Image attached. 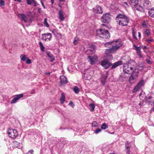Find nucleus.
Returning a JSON list of instances; mask_svg holds the SVG:
<instances>
[{"label":"nucleus","instance_id":"nucleus-1","mask_svg":"<svg viewBox=\"0 0 154 154\" xmlns=\"http://www.w3.org/2000/svg\"><path fill=\"white\" fill-rule=\"evenodd\" d=\"M121 63V61H117L113 63L109 60L104 59L103 60L101 61L100 64L105 69H107L111 67L109 69V70H111L116 69L119 66Z\"/></svg>","mask_w":154,"mask_h":154},{"label":"nucleus","instance_id":"nucleus-2","mask_svg":"<svg viewBox=\"0 0 154 154\" xmlns=\"http://www.w3.org/2000/svg\"><path fill=\"white\" fill-rule=\"evenodd\" d=\"M97 36L104 39H108L110 37V34L108 30L102 28H100L96 30Z\"/></svg>","mask_w":154,"mask_h":154},{"label":"nucleus","instance_id":"nucleus-3","mask_svg":"<svg viewBox=\"0 0 154 154\" xmlns=\"http://www.w3.org/2000/svg\"><path fill=\"white\" fill-rule=\"evenodd\" d=\"M129 59H130V57L128 55H125L121 57V60H122V61L120 60L118 61H121V63L119 66L123 64V72L124 73H128V72H129V70L128 69H127V68H125L126 66H128V63L129 62Z\"/></svg>","mask_w":154,"mask_h":154},{"label":"nucleus","instance_id":"nucleus-4","mask_svg":"<svg viewBox=\"0 0 154 154\" xmlns=\"http://www.w3.org/2000/svg\"><path fill=\"white\" fill-rule=\"evenodd\" d=\"M146 81L143 78L141 77L138 82L134 86L132 91L133 93H134L138 91L142 86H144Z\"/></svg>","mask_w":154,"mask_h":154},{"label":"nucleus","instance_id":"nucleus-5","mask_svg":"<svg viewBox=\"0 0 154 154\" xmlns=\"http://www.w3.org/2000/svg\"><path fill=\"white\" fill-rule=\"evenodd\" d=\"M111 15L109 12L103 14L100 18L101 22L103 23H109L111 20Z\"/></svg>","mask_w":154,"mask_h":154},{"label":"nucleus","instance_id":"nucleus-6","mask_svg":"<svg viewBox=\"0 0 154 154\" xmlns=\"http://www.w3.org/2000/svg\"><path fill=\"white\" fill-rule=\"evenodd\" d=\"M7 133L9 137L12 139H15L19 135L18 132L17 130L12 128H8Z\"/></svg>","mask_w":154,"mask_h":154},{"label":"nucleus","instance_id":"nucleus-7","mask_svg":"<svg viewBox=\"0 0 154 154\" xmlns=\"http://www.w3.org/2000/svg\"><path fill=\"white\" fill-rule=\"evenodd\" d=\"M27 14L26 15L23 13H19L18 14V17L20 19V20L23 21L25 23H27L28 22V20L27 17H30L33 15L32 14L31 12L29 11L27 13Z\"/></svg>","mask_w":154,"mask_h":154},{"label":"nucleus","instance_id":"nucleus-8","mask_svg":"<svg viewBox=\"0 0 154 154\" xmlns=\"http://www.w3.org/2000/svg\"><path fill=\"white\" fill-rule=\"evenodd\" d=\"M87 59L88 62L90 63L91 65H95L96 62L98 61V57L96 55L94 56L88 55V56Z\"/></svg>","mask_w":154,"mask_h":154},{"label":"nucleus","instance_id":"nucleus-9","mask_svg":"<svg viewBox=\"0 0 154 154\" xmlns=\"http://www.w3.org/2000/svg\"><path fill=\"white\" fill-rule=\"evenodd\" d=\"M109 74L108 71H107L106 72V74H101L102 77L101 78V82L103 85H105L108 77Z\"/></svg>","mask_w":154,"mask_h":154},{"label":"nucleus","instance_id":"nucleus-10","mask_svg":"<svg viewBox=\"0 0 154 154\" xmlns=\"http://www.w3.org/2000/svg\"><path fill=\"white\" fill-rule=\"evenodd\" d=\"M60 85L61 86L64 84H66L68 83V81L66 77L64 75H61L60 77Z\"/></svg>","mask_w":154,"mask_h":154},{"label":"nucleus","instance_id":"nucleus-11","mask_svg":"<svg viewBox=\"0 0 154 154\" xmlns=\"http://www.w3.org/2000/svg\"><path fill=\"white\" fill-rule=\"evenodd\" d=\"M133 47L135 50L136 51L137 55L139 56L140 58H143L142 55L141 53V48L140 46H137L136 45L134 44L133 45Z\"/></svg>","mask_w":154,"mask_h":154},{"label":"nucleus","instance_id":"nucleus-12","mask_svg":"<svg viewBox=\"0 0 154 154\" xmlns=\"http://www.w3.org/2000/svg\"><path fill=\"white\" fill-rule=\"evenodd\" d=\"M23 96L24 95L23 93L16 95L15 97L11 101V103L13 104L16 103L20 98H23Z\"/></svg>","mask_w":154,"mask_h":154},{"label":"nucleus","instance_id":"nucleus-13","mask_svg":"<svg viewBox=\"0 0 154 154\" xmlns=\"http://www.w3.org/2000/svg\"><path fill=\"white\" fill-rule=\"evenodd\" d=\"M93 11L96 14H102L103 13L102 8L98 5H97L93 8Z\"/></svg>","mask_w":154,"mask_h":154},{"label":"nucleus","instance_id":"nucleus-14","mask_svg":"<svg viewBox=\"0 0 154 154\" xmlns=\"http://www.w3.org/2000/svg\"><path fill=\"white\" fill-rule=\"evenodd\" d=\"M136 78L134 75H131L128 79V82L131 85L135 83L137 81Z\"/></svg>","mask_w":154,"mask_h":154},{"label":"nucleus","instance_id":"nucleus-15","mask_svg":"<svg viewBox=\"0 0 154 154\" xmlns=\"http://www.w3.org/2000/svg\"><path fill=\"white\" fill-rule=\"evenodd\" d=\"M127 16L125 14H122L119 13L118 14L116 17L115 19L116 20H118L119 19H121L122 20H125Z\"/></svg>","mask_w":154,"mask_h":154},{"label":"nucleus","instance_id":"nucleus-16","mask_svg":"<svg viewBox=\"0 0 154 154\" xmlns=\"http://www.w3.org/2000/svg\"><path fill=\"white\" fill-rule=\"evenodd\" d=\"M125 21H126V24H124L122 22V20H120L119 21L118 24L119 25H121L122 26H128V24L129 22V18L127 16L126 18L125 19Z\"/></svg>","mask_w":154,"mask_h":154},{"label":"nucleus","instance_id":"nucleus-17","mask_svg":"<svg viewBox=\"0 0 154 154\" xmlns=\"http://www.w3.org/2000/svg\"><path fill=\"white\" fill-rule=\"evenodd\" d=\"M46 53L47 54V56L49 58L51 59L50 61L53 62L55 60V58L53 55L51 53V52L49 51H46Z\"/></svg>","mask_w":154,"mask_h":154},{"label":"nucleus","instance_id":"nucleus-18","mask_svg":"<svg viewBox=\"0 0 154 154\" xmlns=\"http://www.w3.org/2000/svg\"><path fill=\"white\" fill-rule=\"evenodd\" d=\"M59 18L61 21H63L65 19L64 15L63 14V12L61 10H60L58 12Z\"/></svg>","mask_w":154,"mask_h":154},{"label":"nucleus","instance_id":"nucleus-19","mask_svg":"<svg viewBox=\"0 0 154 154\" xmlns=\"http://www.w3.org/2000/svg\"><path fill=\"white\" fill-rule=\"evenodd\" d=\"M129 62L127 63L128 66H126V67H127L128 68L129 67V65H132L134 66V65L133 64V63H135L136 65H137V64L136 62L133 60L131 59V57H130V59L129 60Z\"/></svg>","mask_w":154,"mask_h":154},{"label":"nucleus","instance_id":"nucleus-20","mask_svg":"<svg viewBox=\"0 0 154 154\" xmlns=\"http://www.w3.org/2000/svg\"><path fill=\"white\" fill-rule=\"evenodd\" d=\"M13 143L15 145V146L18 148L20 149L22 148V146L21 143L20 142H18L16 140H14L13 141Z\"/></svg>","mask_w":154,"mask_h":154},{"label":"nucleus","instance_id":"nucleus-21","mask_svg":"<svg viewBox=\"0 0 154 154\" xmlns=\"http://www.w3.org/2000/svg\"><path fill=\"white\" fill-rule=\"evenodd\" d=\"M152 98V97L151 95L149 96L148 97H147V96H144V98L143 100H142L141 102L143 103L145 101L146 103H147V101H149V100H150Z\"/></svg>","mask_w":154,"mask_h":154},{"label":"nucleus","instance_id":"nucleus-22","mask_svg":"<svg viewBox=\"0 0 154 154\" xmlns=\"http://www.w3.org/2000/svg\"><path fill=\"white\" fill-rule=\"evenodd\" d=\"M106 56V58L105 59L106 60H109L111 61L113 59V57L112 54L109 53H105Z\"/></svg>","mask_w":154,"mask_h":154},{"label":"nucleus","instance_id":"nucleus-23","mask_svg":"<svg viewBox=\"0 0 154 154\" xmlns=\"http://www.w3.org/2000/svg\"><path fill=\"white\" fill-rule=\"evenodd\" d=\"M39 46L40 48L41 51L42 52H44L45 50V47L43 45L41 41L39 42Z\"/></svg>","mask_w":154,"mask_h":154},{"label":"nucleus","instance_id":"nucleus-24","mask_svg":"<svg viewBox=\"0 0 154 154\" xmlns=\"http://www.w3.org/2000/svg\"><path fill=\"white\" fill-rule=\"evenodd\" d=\"M89 106L90 107L89 109L91 112H93L94 110L95 105L94 103H90Z\"/></svg>","mask_w":154,"mask_h":154},{"label":"nucleus","instance_id":"nucleus-25","mask_svg":"<svg viewBox=\"0 0 154 154\" xmlns=\"http://www.w3.org/2000/svg\"><path fill=\"white\" fill-rule=\"evenodd\" d=\"M147 104L148 105H151L153 106L152 110L154 112V99L152 101H147Z\"/></svg>","mask_w":154,"mask_h":154},{"label":"nucleus","instance_id":"nucleus-26","mask_svg":"<svg viewBox=\"0 0 154 154\" xmlns=\"http://www.w3.org/2000/svg\"><path fill=\"white\" fill-rule=\"evenodd\" d=\"M21 60L23 62L25 61L28 58L26 55L24 54H21L20 56Z\"/></svg>","mask_w":154,"mask_h":154},{"label":"nucleus","instance_id":"nucleus-27","mask_svg":"<svg viewBox=\"0 0 154 154\" xmlns=\"http://www.w3.org/2000/svg\"><path fill=\"white\" fill-rule=\"evenodd\" d=\"M72 90L76 94H78L79 91L80 89L77 86H75L73 88Z\"/></svg>","mask_w":154,"mask_h":154},{"label":"nucleus","instance_id":"nucleus-28","mask_svg":"<svg viewBox=\"0 0 154 154\" xmlns=\"http://www.w3.org/2000/svg\"><path fill=\"white\" fill-rule=\"evenodd\" d=\"M115 44L116 45L114 46L113 45L112 47L113 52L116 51L120 48V46H118L117 45H116V44Z\"/></svg>","mask_w":154,"mask_h":154},{"label":"nucleus","instance_id":"nucleus-29","mask_svg":"<svg viewBox=\"0 0 154 154\" xmlns=\"http://www.w3.org/2000/svg\"><path fill=\"white\" fill-rule=\"evenodd\" d=\"M130 70H131L132 71V72L131 73H129V72H128V73H127V74H129V75H134L135 74V73H136V70H135L131 66H130Z\"/></svg>","mask_w":154,"mask_h":154},{"label":"nucleus","instance_id":"nucleus-30","mask_svg":"<svg viewBox=\"0 0 154 154\" xmlns=\"http://www.w3.org/2000/svg\"><path fill=\"white\" fill-rule=\"evenodd\" d=\"M108 128L107 125L105 122L103 123L101 126V130H105Z\"/></svg>","mask_w":154,"mask_h":154},{"label":"nucleus","instance_id":"nucleus-31","mask_svg":"<svg viewBox=\"0 0 154 154\" xmlns=\"http://www.w3.org/2000/svg\"><path fill=\"white\" fill-rule=\"evenodd\" d=\"M132 35L134 39H135L136 40H137V38L136 36V32L134 30V29L133 28H132Z\"/></svg>","mask_w":154,"mask_h":154},{"label":"nucleus","instance_id":"nucleus-32","mask_svg":"<svg viewBox=\"0 0 154 154\" xmlns=\"http://www.w3.org/2000/svg\"><path fill=\"white\" fill-rule=\"evenodd\" d=\"M43 23L44 24L45 26L47 28H49L50 27L49 25L47 22V18H44Z\"/></svg>","mask_w":154,"mask_h":154},{"label":"nucleus","instance_id":"nucleus-33","mask_svg":"<svg viewBox=\"0 0 154 154\" xmlns=\"http://www.w3.org/2000/svg\"><path fill=\"white\" fill-rule=\"evenodd\" d=\"M34 20H35L34 15H33L29 17V23L31 24Z\"/></svg>","mask_w":154,"mask_h":154},{"label":"nucleus","instance_id":"nucleus-34","mask_svg":"<svg viewBox=\"0 0 154 154\" xmlns=\"http://www.w3.org/2000/svg\"><path fill=\"white\" fill-rule=\"evenodd\" d=\"M146 42H148L149 44H150L151 42H153L154 41V40L151 37H150L148 39H146L145 40Z\"/></svg>","mask_w":154,"mask_h":154},{"label":"nucleus","instance_id":"nucleus-35","mask_svg":"<svg viewBox=\"0 0 154 154\" xmlns=\"http://www.w3.org/2000/svg\"><path fill=\"white\" fill-rule=\"evenodd\" d=\"M112 52H113V51L112 50V47H111L109 49H106L105 53L111 54Z\"/></svg>","mask_w":154,"mask_h":154},{"label":"nucleus","instance_id":"nucleus-36","mask_svg":"<svg viewBox=\"0 0 154 154\" xmlns=\"http://www.w3.org/2000/svg\"><path fill=\"white\" fill-rule=\"evenodd\" d=\"M5 5V1L4 0H0V7H2V8H4L3 6Z\"/></svg>","mask_w":154,"mask_h":154},{"label":"nucleus","instance_id":"nucleus-37","mask_svg":"<svg viewBox=\"0 0 154 154\" xmlns=\"http://www.w3.org/2000/svg\"><path fill=\"white\" fill-rule=\"evenodd\" d=\"M58 31L59 30L58 29H54L52 31H51V32L55 35H56L58 33Z\"/></svg>","mask_w":154,"mask_h":154},{"label":"nucleus","instance_id":"nucleus-38","mask_svg":"<svg viewBox=\"0 0 154 154\" xmlns=\"http://www.w3.org/2000/svg\"><path fill=\"white\" fill-rule=\"evenodd\" d=\"M98 125L97 122L96 121H93L92 123L91 126L92 127H96Z\"/></svg>","mask_w":154,"mask_h":154},{"label":"nucleus","instance_id":"nucleus-39","mask_svg":"<svg viewBox=\"0 0 154 154\" xmlns=\"http://www.w3.org/2000/svg\"><path fill=\"white\" fill-rule=\"evenodd\" d=\"M102 131V130L101 129H100L99 128H97L94 131V133L96 134H98L100 132Z\"/></svg>","mask_w":154,"mask_h":154},{"label":"nucleus","instance_id":"nucleus-40","mask_svg":"<svg viewBox=\"0 0 154 154\" xmlns=\"http://www.w3.org/2000/svg\"><path fill=\"white\" fill-rule=\"evenodd\" d=\"M26 1L27 4L28 5H31L33 4V2L34 0H26Z\"/></svg>","mask_w":154,"mask_h":154},{"label":"nucleus","instance_id":"nucleus-41","mask_svg":"<svg viewBox=\"0 0 154 154\" xmlns=\"http://www.w3.org/2000/svg\"><path fill=\"white\" fill-rule=\"evenodd\" d=\"M78 38H77L75 37L73 41V43L74 45H76L78 44Z\"/></svg>","mask_w":154,"mask_h":154},{"label":"nucleus","instance_id":"nucleus-42","mask_svg":"<svg viewBox=\"0 0 154 154\" xmlns=\"http://www.w3.org/2000/svg\"><path fill=\"white\" fill-rule=\"evenodd\" d=\"M137 66L139 68V70L140 71H142L144 68V66H141L139 64H138V65Z\"/></svg>","mask_w":154,"mask_h":154},{"label":"nucleus","instance_id":"nucleus-43","mask_svg":"<svg viewBox=\"0 0 154 154\" xmlns=\"http://www.w3.org/2000/svg\"><path fill=\"white\" fill-rule=\"evenodd\" d=\"M25 61L26 62V63L28 64H30L32 63L31 60L28 57Z\"/></svg>","mask_w":154,"mask_h":154},{"label":"nucleus","instance_id":"nucleus-44","mask_svg":"<svg viewBox=\"0 0 154 154\" xmlns=\"http://www.w3.org/2000/svg\"><path fill=\"white\" fill-rule=\"evenodd\" d=\"M89 47L92 48L94 50H95L96 49V47L95 45L93 44H91L89 45Z\"/></svg>","mask_w":154,"mask_h":154},{"label":"nucleus","instance_id":"nucleus-45","mask_svg":"<svg viewBox=\"0 0 154 154\" xmlns=\"http://www.w3.org/2000/svg\"><path fill=\"white\" fill-rule=\"evenodd\" d=\"M133 3H134L135 4L134 5L133 8H136L138 5V2L139 1H137L136 2L133 1Z\"/></svg>","mask_w":154,"mask_h":154},{"label":"nucleus","instance_id":"nucleus-46","mask_svg":"<svg viewBox=\"0 0 154 154\" xmlns=\"http://www.w3.org/2000/svg\"><path fill=\"white\" fill-rule=\"evenodd\" d=\"M145 33L147 36H149L150 34V32L148 29H146L145 31Z\"/></svg>","mask_w":154,"mask_h":154},{"label":"nucleus","instance_id":"nucleus-47","mask_svg":"<svg viewBox=\"0 0 154 154\" xmlns=\"http://www.w3.org/2000/svg\"><path fill=\"white\" fill-rule=\"evenodd\" d=\"M68 105L70 106H71L72 108H73L75 106V105L74 104L72 101V100H70L69 101Z\"/></svg>","mask_w":154,"mask_h":154},{"label":"nucleus","instance_id":"nucleus-48","mask_svg":"<svg viewBox=\"0 0 154 154\" xmlns=\"http://www.w3.org/2000/svg\"><path fill=\"white\" fill-rule=\"evenodd\" d=\"M142 25L145 28H147L148 27L146 23V22L145 20H144L142 23Z\"/></svg>","mask_w":154,"mask_h":154},{"label":"nucleus","instance_id":"nucleus-49","mask_svg":"<svg viewBox=\"0 0 154 154\" xmlns=\"http://www.w3.org/2000/svg\"><path fill=\"white\" fill-rule=\"evenodd\" d=\"M112 42H113V43L114 42L118 43L120 42H122V40L121 39L119 38L118 39H116V40H113L112 41Z\"/></svg>","mask_w":154,"mask_h":154},{"label":"nucleus","instance_id":"nucleus-50","mask_svg":"<svg viewBox=\"0 0 154 154\" xmlns=\"http://www.w3.org/2000/svg\"><path fill=\"white\" fill-rule=\"evenodd\" d=\"M131 146L130 145H128V144H125V146L126 149V150L130 149V148H131Z\"/></svg>","mask_w":154,"mask_h":154},{"label":"nucleus","instance_id":"nucleus-51","mask_svg":"<svg viewBox=\"0 0 154 154\" xmlns=\"http://www.w3.org/2000/svg\"><path fill=\"white\" fill-rule=\"evenodd\" d=\"M146 63L149 64H152V61L149 59H146Z\"/></svg>","mask_w":154,"mask_h":154},{"label":"nucleus","instance_id":"nucleus-52","mask_svg":"<svg viewBox=\"0 0 154 154\" xmlns=\"http://www.w3.org/2000/svg\"><path fill=\"white\" fill-rule=\"evenodd\" d=\"M34 151L32 149L29 150L26 154H33Z\"/></svg>","mask_w":154,"mask_h":154},{"label":"nucleus","instance_id":"nucleus-53","mask_svg":"<svg viewBox=\"0 0 154 154\" xmlns=\"http://www.w3.org/2000/svg\"><path fill=\"white\" fill-rule=\"evenodd\" d=\"M33 6L34 7H35L37 5H39V4H38L37 2L35 0H34L33 2Z\"/></svg>","mask_w":154,"mask_h":154},{"label":"nucleus","instance_id":"nucleus-54","mask_svg":"<svg viewBox=\"0 0 154 154\" xmlns=\"http://www.w3.org/2000/svg\"><path fill=\"white\" fill-rule=\"evenodd\" d=\"M60 100L61 103L63 104L65 101V99L60 98Z\"/></svg>","mask_w":154,"mask_h":154},{"label":"nucleus","instance_id":"nucleus-55","mask_svg":"<svg viewBox=\"0 0 154 154\" xmlns=\"http://www.w3.org/2000/svg\"><path fill=\"white\" fill-rule=\"evenodd\" d=\"M52 35V34L50 33H44L43 34H42V36H48L49 35Z\"/></svg>","mask_w":154,"mask_h":154},{"label":"nucleus","instance_id":"nucleus-56","mask_svg":"<svg viewBox=\"0 0 154 154\" xmlns=\"http://www.w3.org/2000/svg\"><path fill=\"white\" fill-rule=\"evenodd\" d=\"M136 10H137L139 11L140 12H142L143 13L145 12V9H143L142 10H141L140 9H139V8H136Z\"/></svg>","mask_w":154,"mask_h":154},{"label":"nucleus","instance_id":"nucleus-57","mask_svg":"<svg viewBox=\"0 0 154 154\" xmlns=\"http://www.w3.org/2000/svg\"><path fill=\"white\" fill-rule=\"evenodd\" d=\"M148 12L149 15L151 17V15L154 13V11H152L150 10L148 11Z\"/></svg>","mask_w":154,"mask_h":154},{"label":"nucleus","instance_id":"nucleus-58","mask_svg":"<svg viewBox=\"0 0 154 154\" xmlns=\"http://www.w3.org/2000/svg\"><path fill=\"white\" fill-rule=\"evenodd\" d=\"M65 96L64 93L63 92L61 94V97L60 98L65 99Z\"/></svg>","mask_w":154,"mask_h":154},{"label":"nucleus","instance_id":"nucleus-59","mask_svg":"<svg viewBox=\"0 0 154 154\" xmlns=\"http://www.w3.org/2000/svg\"><path fill=\"white\" fill-rule=\"evenodd\" d=\"M40 2H41V4L42 7L44 8L45 9L46 8V7L44 4V3L43 2V1L42 0H40Z\"/></svg>","mask_w":154,"mask_h":154},{"label":"nucleus","instance_id":"nucleus-60","mask_svg":"<svg viewBox=\"0 0 154 154\" xmlns=\"http://www.w3.org/2000/svg\"><path fill=\"white\" fill-rule=\"evenodd\" d=\"M125 74L123 73H121L120 75V77H122V78H125L126 77L125 76H124Z\"/></svg>","mask_w":154,"mask_h":154},{"label":"nucleus","instance_id":"nucleus-61","mask_svg":"<svg viewBox=\"0 0 154 154\" xmlns=\"http://www.w3.org/2000/svg\"><path fill=\"white\" fill-rule=\"evenodd\" d=\"M125 74L123 73H121L120 75V77H122V78H125L126 77L125 76H124Z\"/></svg>","mask_w":154,"mask_h":154},{"label":"nucleus","instance_id":"nucleus-62","mask_svg":"<svg viewBox=\"0 0 154 154\" xmlns=\"http://www.w3.org/2000/svg\"><path fill=\"white\" fill-rule=\"evenodd\" d=\"M42 12L41 8H38V13L41 14V13Z\"/></svg>","mask_w":154,"mask_h":154},{"label":"nucleus","instance_id":"nucleus-63","mask_svg":"<svg viewBox=\"0 0 154 154\" xmlns=\"http://www.w3.org/2000/svg\"><path fill=\"white\" fill-rule=\"evenodd\" d=\"M95 50H94L93 49H88L87 50V51H89L90 52L93 53L95 52Z\"/></svg>","mask_w":154,"mask_h":154},{"label":"nucleus","instance_id":"nucleus-64","mask_svg":"<svg viewBox=\"0 0 154 154\" xmlns=\"http://www.w3.org/2000/svg\"><path fill=\"white\" fill-rule=\"evenodd\" d=\"M106 42L107 43L108 45H112V44L113 43V42H112V41L109 42Z\"/></svg>","mask_w":154,"mask_h":154}]
</instances>
